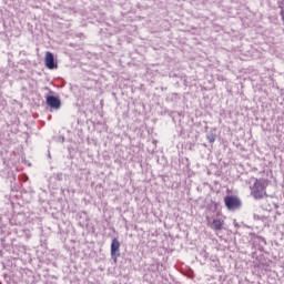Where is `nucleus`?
I'll return each mask as SVG.
<instances>
[{"mask_svg": "<svg viewBox=\"0 0 284 284\" xmlns=\"http://www.w3.org/2000/svg\"><path fill=\"white\" fill-rule=\"evenodd\" d=\"M268 184L270 181L267 180H255L253 186L251 187V196H253L255 201H261V199H265V196H267V192L265 190L267 189Z\"/></svg>", "mask_w": 284, "mask_h": 284, "instance_id": "obj_1", "label": "nucleus"}, {"mask_svg": "<svg viewBox=\"0 0 284 284\" xmlns=\"http://www.w3.org/2000/svg\"><path fill=\"white\" fill-rule=\"evenodd\" d=\"M224 203L230 211L234 210H241L243 202H241V199L234 196V195H227L224 197Z\"/></svg>", "mask_w": 284, "mask_h": 284, "instance_id": "obj_2", "label": "nucleus"}, {"mask_svg": "<svg viewBox=\"0 0 284 284\" xmlns=\"http://www.w3.org/2000/svg\"><path fill=\"white\" fill-rule=\"evenodd\" d=\"M121 243L119 242V239L114 237L111 243V258L116 263V260L119 256H121Z\"/></svg>", "mask_w": 284, "mask_h": 284, "instance_id": "obj_3", "label": "nucleus"}, {"mask_svg": "<svg viewBox=\"0 0 284 284\" xmlns=\"http://www.w3.org/2000/svg\"><path fill=\"white\" fill-rule=\"evenodd\" d=\"M45 103L51 110H61V99L55 95H47Z\"/></svg>", "mask_w": 284, "mask_h": 284, "instance_id": "obj_4", "label": "nucleus"}, {"mask_svg": "<svg viewBox=\"0 0 284 284\" xmlns=\"http://www.w3.org/2000/svg\"><path fill=\"white\" fill-rule=\"evenodd\" d=\"M44 63L48 70H57L59 68V64L54 61V54L50 51L45 52Z\"/></svg>", "mask_w": 284, "mask_h": 284, "instance_id": "obj_5", "label": "nucleus"}, {"mask_svg": "<svg viewBox=\"0 0 284 284\" xmlns=\"http://www.w3.org/2000/svg\"><path fill=\"white\" fill-rule=\"evenodd\" d=\"M212 230L221 231L223 230V221L221 220H213L211 224Z\"/></svg>", "mask_w": 284, "mask_h": 284, "instance_id": "obj_6", "label": "nucleus"}, {"mask_svg": "<svg viewBox=\"0 0 284 284\" xmlns=\"http://www.w3.org/2000/svg\"><path fill=\"white\" fill-rule=\"evenodd\" d=\"M206 139L209 143H214V141H216V135L214 133H209L206 134Z\"/></svg>", "mask_w": 284, "mask_h": 284, "instance_id": "obj_7", "label": "nucleus"}]
</instances>
